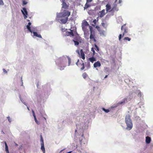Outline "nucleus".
Returning <instances> with one entry per match:
<instances>
[{
	"label": "nucleus",
	"instance_id": "obj_48",
	"mask_svg": "<svg viewBox=\"0 0 153 153\" xmlns=\"http://www.w3.org/2000/svg\"><path fill=\"white\" fill-rule=\"evenodd\" d=\"M107 76H108V75H106L105 76V77L104 78H107Z\"/></svg>",
	"mask_w": 153,
	"mask_h": 153
},
{
	"label": "nucleus",
	"instance_id": "obj_22",
	"mask_svg": "<svg viewBox=\"0 0 153 153\" xmlns=\"http://www.w3.org/2000/svg\"><path fill=\"white\" fill-rule=\"evenodd\" d=\"M151 138L150 137L147 136L146 137V141L147 143L148 144L150 143L151 141Z\"/></svg>",
	"mask_w": 153,
	"mask_h": 153
},
{
	"label": "nucleus",
	"instance_id": "obj_42",
	"mask_svg": "<svg viewBox=\"0 0 153 153\" xmlns=\"http://www.w3.org/2000/svg\"><path fill=\"white\" fill-rule=\"evenodd\" d=\"M92 0H87L86 2L87 3H90L92 1Z\"/></svg>",
	"mask_w": 153,
	"mask_h": 153
},
{
	"label": "nucleus",
	"instance_id": "obj_9",
	"mask_svg": "<svg viewBox=\"0 0 153 153\" xmlns=\"http://www.w3.org/2000/svg\"><path fill=\"white\" fill-rule=\"evenodd\" d=\"M75 33H76V36L74 38L73 40H75L76 41H78L80 43H81L82 41L81 38L78 34L76 32H75Z\"/></svg>",
	"mask_w": 153,
	"mask_h": 153
},
{
	"label": "nucleus",
	"instance_id": "obj_13",
	"mask_svg": "<svg viewBox=\"0 0 153 153\" xmlns=\"http://www.w3.org/2000/svg\"><path fill=\"white\" fill-rule=\"evenodd\" d=\"M70 32L67 31L66 33V35L67 36H74V34L73 33V30H71Z\"/></svg>",
	"mask_w": 153,
	"mask_h": 153
},
{
	"label": "nucleus",
	"instance_id": "obj_30",
	"mask_svg": "<svg viewBox=\"0 0 153 153\" xmlns=\"http://www.w3.org/2000/svg\"><path fill=\"white\" fill-rule=\"evenodd\" d=\"M93 23H94V24H92V25L94 26V27H95V26L96 25V23H97V21H96V19H95L93 21V22H92Z\"/></svg>",
	"mask_w": 153,
	"mask_h": 153
},
{
	"label": "nucleus",
	"instance_id": "obj_35",
	"mask_svg": "<svg viewBox=\"0 0 153 153\" xmlns=\"http://www.w3.org/2000/svg\"><path fill=\"white\" fill-rule=\"evenodd\" d=\"M102 110L106 113H108L109 111V110L108 109H105L104 108H102Z\"/></svg>",
	"mask_w": 153,
	"mask_h": 153
},
{
	"label": "nucleus",
	"instance_id": "obj_12",
	"mask_svg": "<svg viewBox=\"0 0 153 153\" xmlns=\"http://www.w3.org/2000/svg\"><path fill=\"white\" fill-rule=\"evenodd\" d=\"M111 9V7L110 4H107L106 5V10L107 12H111V11H110Z\"/></svg>",
	"mask_w": 153,
	"mask_h": 153
},
{
	"label": "nucleus",
	"instance_id": "obj_11",
	"mask_svg": "<svg viewBox=\"0 0 153 153\" xmlns=\"http://www.w3.org/2000/svg\"><path fill=\"white\" fill-rule=\"evenodd\" d=\"M105 10L103 9L101 11H100L98 13V17L100 18H102L105 14Z\"/></svg>",
	"mask_w": 153,
	"mask_h": 153
},
{
	"label": "nucleus",
	"instance_id": "obj_2",
	"mask_svg": "<svg viewBox=\"0 0 153 153\" xmlns=\"http://www.w3.org/2000/svg\"><path fill=\"white\" fill-rule=\"evenodd\" d=\"M125 122L127 125L126 129L128 130H131L133 127V124L131 119V116L129 115L128 114L126 116Z\"/></svg>",
	"mask_w": 153,
	"mask_h": 153
},
{
	"label": "nucleus",
	"instance_id": "obj_44",
	"mask_svg": "<svg viewBox=\"0 0 153 153\" xmlns=\"http://www.w3.org/2000/svg\"><path fill=\"white\" fill-rule=\"evenodd\" d=\"M138 96H141V92H139L138 94Z\"/></svg>",
	"mask_w": 153,
	"mask_h": 153
},
{
	"label": "nucleus",
	"instance_id": "obj_37",
	"mask_svg": "<svg viewBox=\"0 0 153 153\" xmlns=\"http://www.w3.org/2000/svg\"><path fill=\"white\" fill-rule=\"evenodd\" d=\"M96 28L97 29V30H98V31H100V28L99 26H96Z\"/></svg>",
	"mask_w": 153,
	"mask_h": 153
},
{
	"label": "nucleus",
	"instance_id": "obj_38",
	"mask_svg": "<svg viewBox=\"0 0 153 153\" xmlns=\"http://www.w3.org/2000/svg\"><path fill=\"white\" fill-rule=\"evenodd\" d=\"M4 4V3L2 0H0V5H3Z\"/></svg>",
	"mask_w": 153,
	"mask_h": 153
},
{
	"label": "nucleus",
	"instance_id": "obj_6",
	"mask_svg": "<svg viewBox=\"0 0 153 153\" xmlns=\"http://www.w3.org/2000/svg\"><path fill=\"white\" fill-rule=\"evenodd\" d=\"M90 31L91 32V34L90 37V38L91 39L93 40L94 42H96V40L95 38V35L94 33H92V30L91 29V27L90 26Z\"/></svg>",
	"mask_w": 153,
	"mask_h": 153
},
{
	"label": "nucleus",
	"instance_id": "obj_14",
	"mask_svg": "<svg viewBox=\"0 0 153 153\" xmlns=\"http://www.w3.org/2000/svg\"><path fill=\"white\" fill-rule=\"evenodd\" d=\"M101 63L100 61H97V62H95L94 64V67L96 68L97 67H100L101 66Z\"/></svg>",
	"mask_w": 153,
	"mask_h": 153
},
{
	"label": "nucleus",
	"instance_id": "obj_32",
	"mask_svg": "<svg viewBox=\"0 0 153 153\" xmlns=\"http://www.w3.org/2000/svg\"><path fill=\"white\" fill-rule=\"evenodd\" d=\"M67 58L68 59V66H69L71 63V59L69 57H68Z\"/></svg>",
	"mask_w": 153,
	"mask_h": 153
},
{
	"label": "nucleus",
	"instance_id": "obj_3",
	"mask_svg": "<svg viewBox=\"0 0 153 153\" xmlns=\"http://www.w3.org/2000/svg\"><path fill=\"white\" fill-rule=\"evenodd\" d=\"M121 30L123 32L122 35L120 34L119 36V40L120 41L122 37H123L125 35H126V34L128 32V28L126 26V24L122 25L121 27Z\"/></svg>",
	"mask_w": 153,
	"mask_h": 153
},
{
	"label": "nucleus",
	"instance_id": "obj_25",
	"mask_svg": "<svg viewBox=\"0 0 153 153\" xmlns=\"http://www.w3.org/2000/svg\"><path fill=\"white\" fill-rule=\"evenodd\" d=\"M4 143H5V151L7 153H8L9 151H8V146H7V144L5 142H4Z\"/></svg>",
	"mask_w": 153,
	"mask_h": 153
},
{
	"label": "nucleus",
	"instance_id": "obj_40",
	"mask_svg": "<svg viewBox=\"0 0 153 153\" xmlns=\"http://www.w3.org/2000/svg\"><path fill=\"white\" fill-rule=\"evenodd\" d=\"M27 3V2L26 1H23V5H25Z\"/></svg>",
	"mask_w": 153,
	"mask_h": 153
},
{
	"label": "nucleus",
	"instance_id": "obj_46",
	"mask_svg": "<svg viewBox=\"0 0 153 153\" xmlns=\"http://www.w3.org/2000/svg\"><path fill=\"white\" fill-rule=\"evenodd\" d=\"M122 2V0H119V3H120Z\"/></svg>",
	"mask_w": 153,
	"mask_h": 153
},
{
	"label": "nucleus",
	"instance_id": "obj_17",
	"mask_svg": "<svg viewBox=\"0 0 153 153\" xmlns=\"http://www.w3.org/2000/svg\"><path fill=\"white\" fill-rule=\"evenodd\" d=\"M32 113H33V116L34 117L35 122L37 124H38V125L39 124V123L38 122V121L37 120L36 118V116L35 114V113L33 110L32 111Z\"/></svg>",
	"mask_w": 153,
	"mask_h": 153
},
{
	"label": "nucleus",
	"instance_id": "obj_27",
	"mask_svg": "<svg viewBox=\"0 0 153 153\" xmlns=\"http://www.w3.org/2000/svg\"><path fill=\"white\" fill-rule=\"evenodd\" d=\"M90 6V5L88 4V3L86 2V3L85 4V7H84V9H87L88 7H89Z\"/></svg>",
	"mask_w": 153,
	"mask_h": 153
},
{
	"label": "nucleus",
	"instance_id": "obj_53",
	"mask_svg": "<svg viewBox=\"0 0 153 153\" xmlns=\"http://www.w3.org/2000/svg\"><path fill=\"white\" fill-rule=\"evenodd\" d=\"M76 130H75V132H76Z\"/></svg>",
	"mask_w": 153,
	"mask_h": 153
},
{
	"label": "nucleus",
	"instance_id": "obj_28",
	"mask_svg": "<svg viewBox=\"0 0 153 153\" xmlns=\"http://www.w3.org/2000/svg\"><path fill=\"white\" fill-rule=\"evenodd\" d=\"M82 76L83 78L85 79L87 77L88 75L85 72L82 74Z\"/></svg>",
	"mask_w": 153,
	"mask_h": 153
},
{
	"label": "nucleus",
	"instance_id": "obj_24",
	"mask_svg": "<svg viewBox=\"0 0 153 153\" xmlns=\"http://www.w3.org/2000/svg\"><path fill=\"white\" fill-rule=\"evenodd\" d=\"M127 100L126 98L124 99L123 100L120 102H119V104H121L123 103H125L126 102H127Z\"/></svg>",
	"mask_w": 153,
	"mask_h": 153
},
{
	"label": "nucleus",
	"instance_id": "obj_15",
	"mask_svg": "<svg viewBox=\"0 0 153 153\" xmlns=\"http://www.w3.org/2000/svg\"><path fill=\"white\" fill-rule=\"evenodd\" d=\"M80 57L81 58H82L84 60L85 59V54L83 52L82 50H81L80 51Z\"/></svg>",
	"mask_w": 153,
	"mask_h": 153
},
{
	"label": "nucleus",
	"instance_id": "obj_29",
	"mask_svg": "<svg viewBox=\"0 0 153 153\" xmlns=\"http://www.w3.org/2000/svg\"><path fill=\"white\" fill-rule=\"evenodd\" d=\"M91 51L93 52L92 56H94L95 54V52L94 48H91Z\"/></svg>",
	"mask_w": 153,
	"mask_h": 153
},
{
	"label": "nucleus",
	"instance_id": "obj_8",
	"mask_svg": "<svg viewBox=\"0 0 153 153\" xmlns=\"http://www.w3.org/2000/svg\"><path fill=\"white\" fill-rule=\"evenodd\" d=\"M62 6L61 10H67L69 7V5L67 4L65 2V0H63L62 1Z\"/></svg>",
	"mask_w": 153,
	"mask_h": 153
},
{
	"label": "nucleus",
	"instance_id": "obj_34",
	"mask_svg": "<svg viewBox=\"0 0 153 153\" xmlns=\"http://www.w3.org/2000/svg\"><path fill=\"white\" fill-rule=\"evenodd\" d=\"M40 141H41V144H44V141H43V138L42 137V135H41V140H40Z\"/></svg>",
	"mask_w": 153,
	"mask_h": 153
},
{
	"label": "nucleus",
	"instance_id": "obj_36",
	"mask_svg": "<svg viewBox=\"0 0 153 153\" xmlns=\"http://www.w3.org/2000/svg\"><path fill=\"white\" fill-rule=\"evenodd\" d=\"M100 34H104V30L100 29V31H99Z\"/></svg>",
	"mask_w": 153,
	"mask_h": 153
},
{
	"label": "nucleus",
	"instance_id": "obj_43",
	"mask_svg": "<svg viewBox=\"0 0 153 153\" xmlns=\"http://www.w3.org/2000/svg\"><path fill=\"white\" fill-rule=\"evenodd\" d=\"M3 70L4 72V73H7V71H6L4 69H3Z\"/></svg>",
	"mask_w": 153,
	"mask_h": 153
},
{
	"label": "nucleus",
	"instance_id": "obj_20",
	"mask_svg": "<svg viewBox=\"0 0 153 153\" xmlns=\"http://www.w3.org/2000/svg\"><path fill=\"white\" fill-rule=\"evenodd\" d=\"M89 25L88 23L86 21H85L82 24V27L88 26Z\"/></svg>",
	"mask_w": 153,
	"mask_h": 153
},
{
	"label": "nucleus",
	"instance_id": "obj_1",
	"mask_svg": "<svg viewBox=\"0 0 153 153\" xmlns=\"http://www.w3.org/2000/svg\"><path fill=\"white\" fill-rule=\"evenodd\" d=\"M71 15V12L67 10H61L60 13H58L57 17L58 18H63L60 19L63 24L66 23L68 20V17Z\"/></svg>",
	"mask_w": 153,
	"mask_h": 153
},
{
	"label": "nucleus",
	"instance_id": "obj_4",
	"mask_svg": "<svg viewBox=\"0 0 153 153\" xmlns=\"http://www.w3.org/2000/svg\"><path fill=\"white\" fill-rule=\"evenodd\" d=\"M56 64L59 67V69L61 70H64V68L66 67L65 63L64 62L63 59L61 58H59L58 59V62Z\"/></svg>",
	"mask_w": 153,
	"mask_h": 153
},
{
	"label": "nucleus",
	"instance_id": "obj_7",
	"mask_svg": "<svg viewBox=\"0 0 153 153\" xmlns=\"http://www.w3.org/2000/svg\"><path fill=\"white\" fill-rule=\"evenodd\" d=\"M31 25V22H29L28 23V25L26 26L28 30L31 33H32V31H36V28L34 27H32L31 29V27L30 26Z\"/></svg>",
	"mask_w": 153,
	"mask_h": 153
},
{
	"label": "nucleus",
	"instance_id": "obj_41",
	"mask_svg": "<svg viewBox=\"0 0 153 153\" xmlns=\"http://www.w3.org/2000/svg\"><path fill=\"white\" fill-rule=\"evenodd\" d=\"M101 25H102L103 27H105V24L104 23V22H103V23H101Z\"/></svg>",
	"mask_w": 153,
	"mask_h": 153
},
{
	"label": "nucleus",
	"instance_id": "obj_52",
	"mask_svg": "<svg viewBox=\"0 0 153 153\" xmlns=\"http://www.w3.org/2000/svg\"><path fill=\"white\" fill-rule=\"evenodd\" d=\"M16 146H17V145H17V144H16Z\"/></svg>",
	"mask_w": 153,
	"mask_h": 153
},
{
	"label": "nucleus",
	"instance_id": "obj_31",
	"mask_svg": "<svg viewBox=\"0 0 153 153\" xmlns=\"http://www.w3.org/2000/svg\"><path fill=\"white\" fill-rule=\"evenodd\" d=\"M131 39L128 37H125L123 39V40L124 41L128 40L129 41L131 40Z\"/></svg>",
	"mask_w": 153,
	"mask_h": 153
},
{
	"label": "nucleus",
	"instance_id": "obj_19",
	"mask_svg": "<svg viewBox=\"0 0 153 153\" xmlns=\"http://www.w3.org/2000/svg\"><path fill=\"white\" fill-rule=\"evenodd\" d=\"M82 62V63H80L79 64V67H81L80 68V69L81 70H83L85 68V65L84 64V63L83 62V61L82 60H81Z\"/></svg>",
	"mask_w": 153,
	"mask_h": 153
},
{
	"label": "nucleus",
	"instance_id": "obj_50",
	"mask_svg": "<svg viewBox=\"0 0 153 153\" xmlns=\"http://www.w3.org/2000/svg\"><path fill=\"white\" fill-rule=\"evenodd\" d=\"M27 108L29 110V108L28 107H27Z\"/></svg>",
	"mask_w": 153,
	"mask_h": 153
},
{
	"label": "nucleus",
	"instance_id": "obj_10",
	"mask_svg": "<svg viewBox=\"0 0 153 153\" xmlns=\"http://www.w3.org/2000/svg\"><path fill=\"white\" fill-rule=\"evenodd\" d=\"M22 12L24 15V19H26L27 17V15H28L26 9L25 8H23V10H22Z\"/></svg>",
	"mask_w": 153,
	"mask_h": 153
},
{
	"label": "nucleus",
	"instance_id": "obj_21",
	"mask_svg": "<svg viewBox=\"0 0 153 153\" xmlns=\"http://www.w3.org/2000/svg\"><path fill=\"white\" fill-rule=\"evenodd\" d=\"M85 67L87 69H89L90 68L91 65L90 62L87 61L86 62V64L85 65Z\"/></svg>",
	"mask_w": 153,
	"mask_h": 153
},
{
	"label": "nucleus",
	"instance_id": "obj_49",
	"mask_svg": "<svg viewBox=\"0 0 153 153\" xmlns=\"http://www.w3.org/2000/svg\"><path fill=\"white\" fill-rule=\"evenodd\" d=\"M44 118L45 119V120H46V118L45 117H44Z\"/></svg>",
	"mask_w": 153,
	"mask_h": 153
},
{
	"label": "nucleus",
	"instance_id": "obj_39",
	"mask_svg": "<svg viewBox=\"0 0 153 153\" xmlns=\"http://www.w3.org/2000/svg\"><path fill=\"white\" fill-rule=\"evenodd\" d=\"M7 118L8 119V121H9V122L10 123L11 122V120L10 117H7Z\"/></svg>",
	"mask_w": 153,
	"mask_h": 153
},
{
	"label": "nucleus",
	"instance_id": "obj_16",
	"mask_svg": "<svg viewBox=\"0 0 153 153\" xmlns=\"http://www.w3.org/2000/svg\"><path fill=\"white\" fill-rule=\"evenodd\" d=\"M36 31H32V32L33 34V36L37 37L39 38H42V36L40 34H38L37 32H35Z\"/></svg>",
	"mask_w": 153,
	"mask_h": 153
},
{
	"label": "nucleus",
	"instance_id": "obj_47",
	"mask_svg": "<svg viewBox=\"0 0 153 153\" xmlns=\"http://www.w3.org/2000/svg\"><path fill=\"white\" fill-rule=\"evenodd\" d=\"M1 133L3 134H5V133H4V132L3 131V130H2L1 131Z\"/></svg>",
	"mask_w": 153,
	"mask_h": 153
},
{
	"label": "nucleus",
	"instance_id": "obj_45",
	"mask_svg": "<svg viewBox=\"0 0 153 153\" xmlns=\"http://www.w3.org/2000/svg\"><path fill=\"white\" fill-rule=\"evenodd\" d=\"M79 59H78L77 61V62H76V65H78V62H79Z\"/></svg>",
	"mask_w": 153,
	"mask_h": 153
},
{
	"label": "nucleus",
	"instance_id": "obj_18",
	"mask_svg": "<svg viewBox=\"0 0 153 153\" xmlns=\"http://www.w3.org/2000/svg\"><path fill=\"white\" fill-rule=\"evenodd\" d=\"M88 60L91 62L93 63L94 61H96V58L93 56L92 57L89 58Z\"/></svg>",
	"mask_w": 153,
	"mask_h": 153
},
{
	"label": "nucleus",
	"instance_id": "obj_51",
	"mask_svg": "<svg viewBox=\"0 0 153 153\" xmlns=\"http://www.w3.org/2000/svg\"><path fill=\"white\" fill-rule=\"evenodd\" d=\"M27 21H29V22H30V21L29 20H27Z\"/></svg>",
	"mask_w": 153,
	"mask_h": 153
},
{
	"label": "nucleus",
	"instance_id": "obj_5",
	"mask_svg": "<svg viewBox=\"0 0 153 153\" xmlns=\"http://www.w3.org/2000/svg\"><path fill=\"white\" fill-rule=\"evenodd\" d=\"M117 0H115V1L113 4L111 10V11L112 12H114L115 11H117L119 9L117 7V5L116 3V2L117 1Z\"/></svg>",
	"mask_w": 153,
	"mask_h": 153
},
{
	"label": "nucleus",
	"instance_id": "obj_33",
	"mask_svg": "<svg viewBox=\"0 0 153 153\" xmlns=\"http://www.w3.org/2000/svg\"><path fill=\"white\" fill-rule=\"evenodd\" d=\"M94 46L96 48L95 49V50L97 51L98 52L99 51V48H98V47L96 45H94Z\"/></svg>",
	"mask_w": 153,
	"mask_h": 153
},
{
	"label": "nucleus",
	"instance_id": "obj_26",
	"mask_svg": "<svg viewBox=\"0 0 153 153\" xmlns=\"http://www.w3.org/2000/svg\"><path fill=\"white\" fill-rule=\"evenodd\" d=\"M74 42V45L76 46L78 45L79 43H80L78 41H76L75 40H72Z\"/></svg>",
	"mask_w": 153,
	"mask_h": 153
},
{
	"label": "nucleus",
	"instance_id": "obj_23",
	"mask_svg": "<svg viewBox=\"0 0 153 153\" xmlns=\"http://www.w3.org/2000/svg\"><path fill=\"white\" fill-rule=\"evenodd\" d=\"M41 144V149L43 153H45V150L44 147V144Z\"/></svg>",
	"mask_w": 153,
	"mask_h": 153
}]
</instances>
